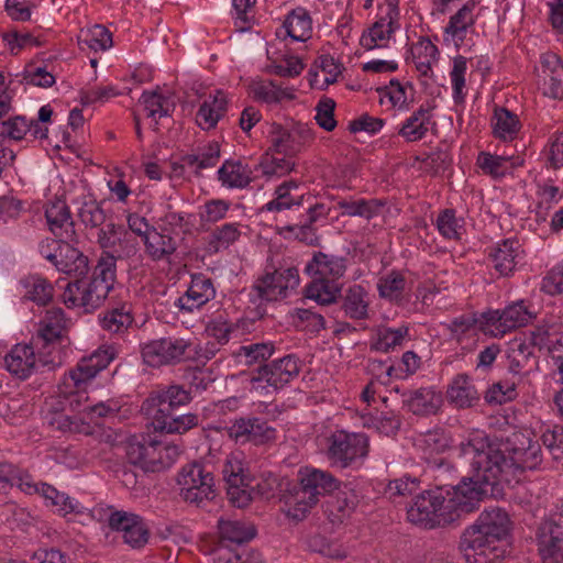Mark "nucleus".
Instances as JSON below:
<instances>
[{
    "mask_svg": "<svg viewBox=\"0 0 563 563\" xmlns=\"http://www.w3.org/2000/svg\"><path fill=\"white\" fill-rule=\"evenodd\" d=\"M122 254L118 253L115 256L109 251H103L93 268L91 278L104 286H109L111 290L117 279V258Z\"/></svg>",
    "mask_w": 563,
    "mask_h": 563,
    "instance_id": "72a5a7b5",
    "label": "nucleus"
},
{
    "mask_svg": "<svg viewBox=\"0 0 563 563\" xmlns=\"http://www.w3.org/2000/svg\"><path fill=\"white\" fill-rule=\"evenodd\" d=\"M227 101L223 92L217 91L216 95L209 96L200 104L196 114V122L202 130H211L219 122L225 112Z\"/></svg>",
    "mask_w": 563,
    "mask_h": 563,
    "instance_id": "bb28decb",
    "label": "nucleus"
},
{
    "mask_svg": "<svg viewBox=\"0 0 563 563\" xmlns=\"http://www.w3.org/2000/svg\"><path fill=\"white\" fill-rule=\"evenodd\" d=\"M339 485L332 474L318 468L308 470L300 479V488L287 501L292 505L288 515L295 519H302L319 501L320 496H331Z\"/></svg>",
    "mask_w": 563,
    "mask_h": 563,
    "instance_id": "0eeeda50",
    "label": "nucleus"
},
{
    "mask_svg": "<svg viewBox=\"0 0 563 563\" xmlns=\"http://www.w3.org/2000/svg\"><path fill=\"white\" fill-rule=\"evenodd\" d=\"M46 500H49L52 505H59V501H56L57 498H62V514H80L79 504L66 496L63 493H59L56 488L47 484H41L38 492Z\"/></svg>",
    "mask_w": 563,
    "mask_h": 563,
    "instance_id": "864d4df0",
    "label": "nucleus"
},
{
    "mask_svg": "<svg viewBox=\"0 0 563 563\" xmlns=\"http://www.w3.org/2000/svg\"><path fill=\"white\" fill-rule=\"evenodd\" d=\"M156 431L183 434L198 427L199 417L196 413L177 415L176 411L166 417L150 418Z\"/></svg>",
    "mask_w": 563,
    "mask_h": 563,
    "instance_id": "cd10ccee",
    "label": "nucleus"
},
{
    "mask_svg": "<svg viewBox=\"0 0 563 563\" xmlns=\"http://www.w3.org/2000/svg\"><path fill=\"white\" fill-rule=\"evenodd\" d=\"M190 391L181 386L172 385L153 393L142 405V411L147 418L166 417V413L176 411L180 406L190 402Z\"/></svg>",
    "mask_w": 563,
    "mask_h": 563,
    "instance_id": "f3484780",
    "label": "nucleus"
},
{
    "mask_svg": "<svg viewBox=\"0 0 563 563\" xmlns=\"http://www.w3.org/2000/svg\"><path fill=\"white\" fill-rule=\"evenodd\" d=\"M49 231L62 242H76L77 234L70 210L65 201L56 200L45 209Z\"/></svg>",
    "mask_w": 563,
    "mask_h": 563,
    "instance_id": "a211bd4d",
    "label": "nucleus"
},
{
    "mask_svg": "<svg viewBox=\"0 0 563 563\" xmlns=\"http://www.w3.org/2000/svg\"><path fill=\"white\" fill-rule=\"evenodd\" d=\"M312 21L309 13L302 9H294L285 19L283 25L276 30L277 38L285 41L288 37L296 42H306L311 37Z\"/></svg>",
    "mask_w": 563,
    "mask_h": 563,
    "instance_id": "412c9836",
    "label": "nucleus"
},
{
    "mask_svg": "<svg viewBox=\"0 0 563 563\" xmlns=\"http://www.w3.org/2000/svg\"><path fill=\"white\" fill-rule=\"evenodd\" d=\"M110 291L109 286L92 278L89 282L76 279L66 285L63 301L67 307H82L86 311H90L100 307Z\"/></svg>",
    "mask_w": 563,
    "mask_h": 563,
    "instance_id": "dca6fc26",
    "label": "nucleus"
},
{
    "mask_svg": "<svg viewBox=\"0 0 563 563\" xmlns=\"http://www.w3.org/2000/svg\"><path fill=\"white\" fill-rule=\"evenodd\" d=\"M100 321L104 330L112 333H121L133 323L131 307L128 303H123L120 307L112 308L103 314Z\"/></svg>",
    "mask_w": 563,
    "mask_h": 563,
    "instance_id": "f704fd0d",
    "label": "nucleus"
},
{
    "mask_svg": "<svg viewBox=\"0 0 563 563\" xmlns=\"http://www.w3.org/2000/svg\"><path fill=\"white\" fill-rule=\"evenodd\" d=\"M298 285L299 273L296 267L266 272L252 287V298L249 301L254 308L249 306V321L263 318L266 314V302L286 297L287 290L295 289Z\"/></svg>",
    "mask_w": 563,
    "mask_h": 563,
    "instance_id": "20e7f679",
    "label": "nucleus"
},
{
    "mask_svg": "<svg viewBox=\"0 0 563 563\" xmlns=\"http://www.w3.org/2000/svg\"><path fill=\"white\" fill-rule=\"evenodd\" d=\"M155 450V439L145 434L132 435L125 444L129 463L141 467L145 472H154Z\"/></svg>",
    "mask_w": 563,
    "mask_h": 563,
    "instance_id": "aec40b11",
    "label": "nucleus"
},
{
    "mask_svg": "<svg viewBox=\"0 0 563 563\" xmlns=\"http://www.w3.org/2000/svg\"><path fill=\"white\" fill-rule=\"evenodd\" d=\"M78 43L93 51H106L113 44L111 33L100 24H96L87 30H81L78 36Z\"/></svg>",
    "mask_w": 563,
    "mask_h": 563,
    "instance_id": "c9c22d12",
    "label": "nucleus"
},
{
    "mask_svg": "<svg viewBox=\"0 0 563 563\" xmlns=\"http://www.w3.org/2000/svg\"><path fill=\"white\" fill-rule=\"evenodd\" d=\"M509 461L512 463L514 477L526 470H534L542 462L541 445L526 434L514 433L505 442Z\"/></svg>",
    "mask_w": 563,
    "mask_h": 563,
    "instance_id": "4468645a",
    "label": "nucleus"
},
{
    "mask_svg": "<svg viewBox=\"0 0 563 563\" xmlns=\"http://www.w3.org/2000/svg\"><path fill=\"white\" fill-rule=\"evenodd\" d=\"M408 334V328L400 327L398 329H385L379 332L376 349L382 352H389L391 349L400 345Z\"/></svg>",
    "mask_w": 563,
    "mask_h": 563,
    "instance_id": "bf43d9fd",
    "label": "nucleus"
},
{
    "mask_svg": "<svg viewBox=\"0 0 563 563\" xmlns=\"http://www.w3.org/2000/svg\"><path fill=\"white\" fill-rule=\"evenodd\" d=\"M475 0H467L463 7L451 16L445 33L463 41L468 26L474 23L473 10L475 9Z\"/></svg>",
    "mask_w": 563,
    "mask_h": 563,
    "instance_id": "473e14b6",
    "label": "nucleus"
},
{
    "mask_svg": "<svg viewBox=\"0 0 563 563\" xmlns=\"http://www.w3.org/2000/svg\"><path fill=\"white\" fill-rule=\"evenodd\" d=\"M345 269L344 258L316 253L306 266V272L314 276L306 287V297L323 306L334 302L341 290L335 279L342 277Z\"/></svg>",
    "mask_w": 563,
    "mask_h": 563,
    "instance_id": "7ed1b4c3",
    "label": "nucleus"
},
{
    "mask_svg": "<svg viewBox=\"0 0 563 563\" xmlns=\"http://www.w3.org/2000/svg\"><path fill=\"white\" fill-rule=\"evenodd\" d=\"M298 185L296 181L290 180L287 183H284L276 189V199L269 201L266 205L267 210L273 211H280L283 209H289L292 205H300L302 201L303 196H292L290 194L291 189H297Z\"/></svg>",
    "mask_w": 563,
    "mask_h": 563,
    "instance_id": "de8ad7c7",
    "label": "nucleus"
},
{
    "mask_svg": "<svg viewBox=\"0 0 563 563\" xmlns=\"http://www.w3.org/2000/svg\"><path fill=\"white\" fill-rule=\"evenodd\" d=\"M191 352L196 353V350L189 341L173 336L153 340L142 346L144 363L153 367L179 363Z\"/></svg>",
    "mask_w": 563,
    "mask_h": 563,
    "instance_id": "f8f14e48",
    "label": "nucleus"
},
{
    "mask_svg": "<svg viewBox=\"0 0 563 563\" xmlns=\"http://www.w3.org/2000/svg\"><path fill=\"white\" fill-rule=\"evenodd\" d=\"M335 102L330 98H323L316 107V121L325 131H332L336 126L334 119Z\"/></svg>",
    "mask_w": 563,
    "mask_h": 563,
    "instance_id": "13d9d810",
    "label": "nucleus"
},
{
    "mask_svg": "<svg viewBox=\"0 0 563 563\" xmlns=\"http://www.w3.org/2000/svg\"><path fill=\"white\" fill-rule=\"evenodd\" d=\"M222 481L229 503L243 509L246 507V454L243 450L232 451L222 465Z\"/></svg>",
    "mask_w": 563,
    "mask_h": 563,
    "instance_id": "9b49d317",
    "label": "nucleus"
},
{
    "mask_svg": "<svg viewBox=\"0 0 563 563\" xmlns=\"http://www.w3.org/2000/svg\"><path fill=\"white\" fill-rule=\"evenodd\" d=\"M256 99L265 102H279L284 98L291 99L292 95L277 88L273 82L256 85L252 89Z\"/></svg>",
    "mask_w": 563,
    "mask_h": 563,
    "instance_id": "0e129e2a",
    "label": "nucleus"
},
{
    "mask_svg": "<svg viewBox=\"0 0 563 563\" xmlns=\"http://www.w3.org/2000/svg\"><path fill=\"white\" fill-rule=\"evenodd\" d=\"M71 243L66 242L60 245L54 266L67 275H74L75 277L85 276L89 271L88 257L75 249Z\"/></svg>",
    "mask_w": 563,
    "mask_h": 563,
    "instance_id": "b1692460",
    "label": "nucleus"
},
{
    "mask_svg": "<svg viewBox=\"0 0 563 563\" xmlns=\"http://www.w3.org/2000/svg\"><path fill=\"white\" fill-rule=\"evenodd\" d=\"M395 391L400 394L402 407L415 415L435 413L442 404L441 394L429 387L412 390H400V388L396 387Z\"/></svg>",
    "mask_w": 563,
    "mask_h": 563,
    "instance_id": "6ab92c4d",
    "label": "nucleus"
},
{
    "mask_svg": "<svg viewBox=\"0 0 563 563\" xmlns=\"http://www.w3.org/2000/svg\"><path fill=\"white\" fill-rule=\"evenodd\" d=\"M312 139L310 129L296 125L290 130H282L274 140L275 152L278 155L295 157Z\"/></svg>",
    "mask_w": 563,
    "mask_h": 563,
    "instance_id": "5701e85b",
    "label": "nucleus"
},
{
    "mask_svg": "<svg viewBox=\"0 0 563 563\" xmlns=\"http://www.w3.org/2000/svg\"><path fill=\"white\" fill-rule=\"evenodd\" d=\"M542 290L552 296L563 292V263L551 269L543 278Z\"/></svg>",
    "mask_w": 563,
    "mask_h": 563,
    "instance_id": "774afa93",
    "label": "nucleus"
},
{
    "mask_svg": "<svg viewBox=\"0 0 563 563\" xmlns=\"http://www.w3.org/2000/svg\"><path fill=\"white\" fill-rule=\"evenodd\" d=\"M368 452V439L362 433H334L330 438L328 456L340 467L349 466L354 460L364 457Z\"/></svg>",
    "mask_w": 563,
    "mask_h": 563,
    "instance_id": "2eb2a0df",
    "label": "nucleus"
},
{
    "mask_svg": "<svg viewBox=\"0 0 563 563\" xmlns=\"http://www.w3.org/2000/svg\"><path fill=\"white\" fill-rule=\"evenodd\" d=\"M144 244L146 253L154 261L164 260L177 249V243L167 228H152L151 233L145 236Z\"/></svg>",
    "mask_w": 563,
    "mask_h": 563,
    "instance_id": "a878e982",
    "label": "nucleus"
},
{
    "mask_svg": "<svg viewBox=\"0 0 563 563\" xmlns=\"http://www.w3.org/2000/svg\"><path fill=\"white\" fill-rule=\"evenodd\" d=\"M255 34L257 36L260 51L264 49L267 58L273 63L271 66H267V68H273L275 74L283 77H296L301 73L303 64L298 57L285 54L283 58L277 62V59H274L269 55V51L266 48V43L264 38L261 37V31H255Z\"/></svg>",
    "mask_w": 563,
    "mask_h": 563,
    "instance_id": "2f4dec72",
    "label": "nucleus"
},
{
    "mask_svg": "<svg viewBox=\"0 0 563 563\" xmlns=\"http://www.w3.org/2000/svg\"><path fill=\"white\" fill-rule=\"evenodd\" d=\"M65 329L64 312L60 308H54L46 311L41 322L38 335L46 342L59 339Z\"/></svg>",
    "mask_w": 563,
    "mask_h": 563,
    "instance_id": "ea45409f",
    "label": "nucleus"
},
{
    "mask_svg": "<svg viewBox=\"0 0 563 563\" xmlns=\"http://www.w3.org/2000/svg\"><path fill=\"white\" fill-rule=\"evenodd\" d=\"M503 332H507L516 328L523 327L532 319V313L528 310V308L523 305L522 301L514 302L512 305L507 306L503 310Z\"/></svg>",
    "mask_w": 563,
    "mask_h": 563,
    "instance_id": "c03bdc74",
    "label": "nucleus"
},
{
    "mask_svg": "<svg viewBox=\"0 0 563 563\" xmlns=\"http://www.w3.org/2000/svg\"><path fill=\"white\" fill-rule=\"evenodd\" d=\"M274 438L275 429L268 426L267 422L249 419V442L260 445L274 440Z\"/></svg>",
    "mask_w": 563,
    "mask_h": 563,
    "instance_id": "052dcab7",
    "label": "nucleus"
},
{
    "mask_svg": "<svg viewBox=\"0 0 563 563\" xmlns=\"http://www.w3.org/2000/svg\"><path fill=\"white\" fill-rule=\"evenodd\" d=\"M510 157L508 156H495L489 153L482 152L478 155L477 163L485 173L498 178L507 173V163Z\"/></svg>",
    "mask_w": 563,
    "mask_h": 563,
    "instance_id": "5fc2aeb1",
    "label": "nucleus"
},
{
    "mask_svg": "<svg viewBox=\"0 0 563 563\" xmlns=\"http://www.w3.org/2000/svg\"><path fill=\"white\" fill-rule=\"evenodd\" d=\"M29 122L23 117H15L14 119L0 122V136H8L12 140L19 141L26 135L30 129Z\"/></svg>",
    "mask_w": 563,
    "mask_h": 563,
    "instance_id": "e2e57ef3",
    "label": "nucleus"
},
{
    "mask_svg": "<svg viewBox=\"0 0 563 563\" xmlns=\"http://www.w3.org/2000/svg\"><path fill=\"white\" fill-rule=\"evenodd\" d=\"M448 397L456 407L468 408L478 400V393L466 374H459L448 390Z\"/></svg>",
    "mask_w": 563,
    "mask_h": 563,
    "instance_id": "c756f323",
    "label": "nucleus"
},
{
    "mask_svg": "<svg viewBox=\"0 0 563 563\" xmlns=\"http://www.w3.org/2000/svg\"><path fill=\"white\" fill-rule=\"evenodd\" d=\"M299 374V365L296 357L287 355L271 364L257 366L249 372L252 384L251 391L255 394L260 404L272 398L273 391L289 383Z\"/></svg>",
    "mask_w": 563,
    "mask_h": 563,
    "instance_id": "39448f33",
    "label": "nucleus"
},
{
    "mask_svg": "<svg viewBox=\"0 0 563 563\" xmlns=\"http://www.w3.org/2000/svg\"><path fill=\"white\" fill-rule=\"evenodd\" d=\"M177 484L183 500L197 507L217 496L213 468L207 461L184 465L177 475Z\"/></svg>",
    "mask_w": 563,
    "mask_h": 563,
    "instance_id": "423d86ee",
    "label": "nucleus"
},
{
    "mask_svg": "<svg viewBox=\"0 0 563 563\" xmlns=\"http://www.w3.org/2000/svg\"><path fill=\"white\" fill-rule=\"evenodd\" d=\"M216 290L210 278L202 275L194 276L186 294L178 299L181 310L194 311L213 299Z\"/></svg>",
    "mask_w": 563,
    "mask_h": 563,
    "instance_id": "4be33fe9",
    "label": "nucleus"
},
{
    "mask_svg": "<svg viewBox=\"0 0 563 563\" xmlns=\"http://www.w3.org/2000/svg\"><path fill=\"white\" fill-rule=\"evenodd\" d=\"M4 363L10 373L19 378H26L35 368L34 349L27 344H16L4 357Z\"/></svg>",
    "mask_w": 563,
    "mask_h": 563,
    "instance_id": "393cba45",
    "label": "nucleus"
},
{
    "mask_svg": "<svg viewBox=\"0 0 563 563\" xmlns=\"http://www.w3.org/2000/svg\"><path fill=\"white\" fill-rule=\"evenodd\" d=\"M358 504L357 494L346 484L339 485V488L330 496L327 501L328 510L331 514L336 512L339 520L349 517Z\"/></svg>",
    "mask_w": 563,
    "mask_h": 563,
    "instance_id": "c85d7f7f",
    "label": "nucleus"
},
{
    "mask_svg": "<svg viewBox=\"0 0 563 563\" xmlns=\"http://www.w3.org/2000/svg\"><path fill=\"white\" fill-rule=\"evenodd\" d=\"M508 514L492 509L481 514L478 519L467 528L461 539L460 550L467 563H497L504 550L496 545L509 532Z\"/></svg>",
    "mask_w": 563,
    "mask_h": 563,
    "instance_id": "f03ea898",
    "label": "nucleus"
},
{
    "mask_svg": "<svg viewBox=\"0 0 563 563\" xmlns=\"http://www.w3.org/2000/svg\"><path fill=\"white\" fill-rule=\"evenodd\" d=\"M277 486V478L271 473L263 474L260 477L249 476V500L254 498L268 499L274 496Z\"/></svg>",
    "mask_w": 563,
    "mask_h": 563,
    "instance_id": "49530a36",
    "label": "nucleus"
},
{
    "mask_svg": "<svg viewBox=\"0 0 563 563\" xmlns=\"http://www.w3.org/2000/svg\"><path fill=\"white\" fill-rule=\"evenodd\" d=\"M77 216L85 227L90 228H99L107 221L106 211L92 199L81 202Z\"/></svg>",
    "mask_w": 563,
    "mask_h": 563,
    "instance_id": "09e8293b",
    "label": "nucleus"
},
{
    "mask_svg": "<svg viewBox=\"0 0 563 563\" xmlns=\"http://www.w3.org/2000/svg\"><path fill=\"white\" fill-rule=\"evenodd\" d=\"M424 490L412 498L407 509L408 520L415 525L433 528L435 526L448 525L456 520V516L444 509L445 496L443 488Z\"/></svg>",
    "mask_w": 563,
    "mask_h": 563,
    "instance_id": "6e6552de",
    "label": "nucleus"
},
{
    "mask_svg": "<svg viewBox=\"0 0 563 563\" xmlns=\"http://www.w3.org/2000/svg\"><path fill=\"white\" fill-rule=\"evenodd\" d=\"M219 540L211 550L216 563H245L246 527L241 521L219 520Z\"/></svg>",
    "mask_w": 563,
    "mask_h": 563,
    "instance_id": "1a4fd4ad",
    "label": "nucleus"
},
{
    "mask_svg": "<svg viewBox=\"0 0 563 563\" xmlns=\"http://www.w3.org/2000/svg\"><path fill=\"white\" fill-rule=\"evenodd\" d=\"M144 523L145 521L142 517L128 511H112L108 517L109 527L112 530L122 532V536L129 534L133 528L136 529V532H140Z\"/></svg>",
    "mask_w": 563,
    "mask_h": 563,
    "instance_id": "79ce46f5",
    "label": "nucleus"
},
{
    "mask_svg": "<svg viewBox=\"0 0 563 563\" xmlns=\"http://www.w3.org/2000/svg\"><path fill=\"white\" fill-rule=\"evenodd\" d=\"M155 448L156 463L154 464V472L169 467L180 454V449L176 444H163L155 440Z\"/></svg>",
    "mask_w": 563,
    "mask_h": 563,
    "instance_id": "6e6d98bb",
    "label": "nucleus"
},
{
    "mask_svg": "<svg viewBox=\"0 0 563 563\" xmlns=\"http://www.w3.org/2000/svg\"><path fill=\"white\" fill-rule=\"evenodd\" d=\"M264 165V174L285 175L294 169L296 163L292 157L278 155L275 152L271 158H266Z\"/></svg>",
    "mask_w": 563,
    "mask_h": 563,
    "instance_id": "680f3d73",
    "label": "nucleus"
},
{
    "mask_svg": "<svg viewBox=\"0 0 563 563\" xmlns=\"http://www.w3.org/2000/svg\"><path fill=\"white\" fill-rule=\"evenodd\" d=\"M9 488L16 486L25 494H35L40 492V486L33 482L32 477L10 465L9 471Z\"/></svg>",
    "mask_w": 563,
    "mask_h": 563,
    "instance_id": "338daca9",
    "label": "nucleus"
},
{
    "mask_svg": "<svg viewBox=\"0 0 563 563\" xmlns=\"http://www.w3.org/2000/svg\"><path fill=\"white\" fill-rule=\"evenodd\" d=\"M536 541L542 563H563V514H554L541 521Z\"/></svg>",
    "mask_w": 563,
    "mask_h": 563,
    "instance_id": "ddd939ff",
    "label": "nucleus"
},
{
    "mask_svg": "<svg viewBox=\"0 0 563 563\" xmlns=\"http://www.w3.org/2000/svg\"><path fill=\"white\" fill-rule=\"evenodd\" d=\"M25 297L37 305H46L53 298V286L40 276H29L22 280Z\"/></svg>",
    "mask_w": 563,
    "mask_h": 563,
    "instance_id": "4c0bfd02",
    "label": "nucleus"
},
{
    "mask_svg": "<svg viewBox=\"0 0 563 563\" xmlns=\"http://www.w3.org/2000/svg\"><path fill=\"white\" fill-rule=\"evenodd\" d=\"M494 133L505 141L512 140L520 129L518 117L506 108L495 110Z\"/></svg>",
    "mask_w": 563,
    "mask_h": 563,
    "instance_id": "e433bc0d",
    "label": "nucleus"
},
{
    "mask_svg": "<svg viewBox=\"0 0 563 563\" xmlns=\"http://www.w3.org/2000/svg\"><path fill=\"white\" fill-rule=\"evenodd\" d=\"M453 454L462 468H467L489 488L490 497L501 496L503 485L515 479L504 442L493 443L487 438L476 437L460 442L453 448Z\"/></svg>",
    "mask_w": 563,
    "mask_h": 563,
    "instance_id": "f257e3e1",
    "label": "nucleus"
},
{
    "mask_svg": "<svg viewBox=\"0 0 563 563\" xmlns=\"http://www.w3.org/2000/svg\"><path fill=\"white\" fill-rule=\"evenodd\" d=\"M519 242L516 240H505L498 244L489 254L494 266L500 275L507 276L516 266Z\"/></svg>",
    "mask_w": 563,
    "mask_h": 563,
    "instance_id": "7c9ffc66",
    "label": "nucleus"
},
{
    "mask_svg": "<svg viewBox=\"0 0 563 563\" xmlns=\"http://www.w3.org/2000/svg\"><path fill=\"white\" fill-rule=\"evenodd\" d=\"M448 486L450 489L443 488V494L445 493L444 509L455 515L456 519L461 514L472 512L484 498L490 497L489 488L470 473L467 476H463L459 484Z\"/></svg>",
    "mask_w": 563,
    "mask_h": 563,
    "instance_id": "9d476101",
    "label": "nucleus"
},
{
    "mask_svg": "<svg viewBox=\"0 0 563 563\" xmlns=\"http://www.w3.org/2000/svg\"><path fill=\"white\" fill-rule=\"evenodd\" d=\"M365 291L361 286H354L345 295L343 309L345 313L354 319H363L367 316V302Z\"/></svg>",
    "mask_w": 563,
    "mask_h": 563,
    "instance_id": "37998d69",
    "label": "nucleus"
},
{
    "mask_svg": "<svg viewBox=\"0 0 563 563\" xmlns=\"http://www.w3.org/2000/svg\"><path fill=\"white\" fill-rule=\"evenodd\" d=\"M393 33L391 22L388 23V30H384L383 20L375 22L367 32L361 36L360 44L365 49L369 51L375 47H382L379 42L387 40Z\"/></svg>",
    "mask_w": 563,
    "mask_h": 563,
    "instance_id": "603ef678",
    "label": "nucleus"
},
{
    "mask_svg": "<svg viewBox=\"0 0 563 563\" xmlns=\"http://www.w3.org/2000/svg\"><path fill=\"white\" fill-rule=\"evenodd\" d=\"M508 369L515 375L530 371L534 364V357L531 347L523 343H520L517 347L512 349L508 355Z\"/></svg>",
    "mask_w": 563,
    "mask_h": 563,
    "instance_id": "a18cd8bd",
    "label": "nucleus"
},
{
    "mask_svg": "<svg viewBox=\"0 0 563 563\" xmlns=\"http://www.w3.org/2000/svg\"><path fill=\"white\" fill-rule=\"evenodd\" d=\"M130 234L123 225L107 223L106 227L100 228L97 234V242L103 250L113 249L117 243L125 241L129 242Z\"/></svg>",
    "mask_w": 563,
    "mask_h": 563,
    "instance_id": "8fccbe9b",
    "label": "nucleus"
},
{
    "mask_svg": "<svg viewBox=\"0 0 563 563\" xmlns=\"http://www.w3.org/2000/svg\"><path fill=\"white\" fill-rule=\"evenodd\" d=\"M428 110L420 108L406 120L399 130V135H401L408 142L421 140L428 132Z\"/></svg>",
    "mask_w": 563,
    "mask_h": 563,
    "instance_id": "58836bf2",
    "label": "nucleus"
},
{
    "mask_svg": "<svg viewBox=\"0 0 563 563\" xmlns=\"http://www.w3.org/2000/svg\"><path fill=\"white\" fill-rule=\"evenodd\" d=\"M185 378L189 384L188 391H190V394L207 390L214 382V377L209 369L199 367L189 369L186 373Z\"/></svg>",
    "mask_w": 563,
    "mask_h": 563,
    "instance_id": "4d7b16f0",
    "label": "nucleus"
},
{
    "mask_svg": "<svg viewBox=\"0 0 563 563\" xmlns=\"http://www.w3.org/2000/svg\"><path fill=\"white\" fill-rule=\"evenodd\" d=\"M219 180L230 188L246 186V170L241 162L227 161L218 170Z\"/></svg>",
    "mask_w": 563,
    "mask_h": 563,
    "instance_id": "a19ab883",
    "label": "nucleus"
},
{
    "mask_svg": "<svg viewBox=\"0 0 563 563\" xmlns=\"http://www.w3.org/2000/svg\"><path fill=\"white\" fill-rule=\"evenodd\" d=\"M514 382H498L486 391L485 400L489 404H503L510 400L515 395Z\"/></svg>",
    "mask_w": 563,
    "mask_h": 563,
    "instance_id": "69168bd1",
    "label": "nucleus"
},
{
    "mask_svg": "<svg viewBox=\"0 0 563 563\" xmlns=\"http://www.w3.org/2000/svg\"><path fill=\"white\" fill-rule=\"evenodd\" d=\"M140 102L144 106V110L150 118L156 119L169 115V103L167 99L157 91L143 92Z\"/></svg>",
    "mask_w": 563,
    "mask_h": 563,
    "instance_id": "3c124183",
    "label": "nucleus"
}]
</instances>
